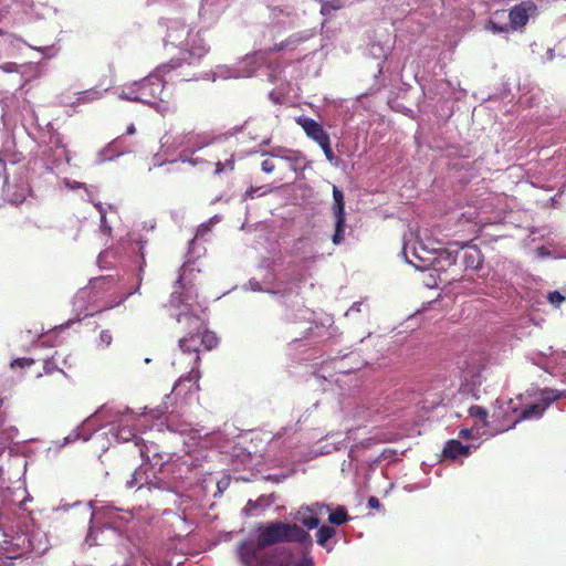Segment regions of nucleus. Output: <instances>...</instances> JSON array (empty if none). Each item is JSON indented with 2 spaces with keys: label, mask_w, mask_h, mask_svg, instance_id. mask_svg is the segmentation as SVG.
I'll return each instance as SVG.
<instances>
[{
  "label": "nucleus",
  "mask_w": 566,
  "mask_h": 566,
  "mask_svg": "<svg viewBox=\"0 0 566 566\" xmlns=\"http://www.w3.org/2000/svg\"><path fill=\"white\" fill-rule=\"evenodd\" d=\"M184 34H187L188 36L190 35L189 32L186 30V28H181L180 30H171V29H169L167 36H168V40L170 41L171 44L179 45V44H181L180 38Z\"/></svg>",
  "instance_id": "obj_35"
},
{
  "label": "nucleus",
  "mask_w": 566,
  "mask_h": 566,
  "mask_svg": "<svg viewBox=\"0 0 566 566\" xmlns=\"http://www.w3.org/2000/svg\"><path fill=\"white\" fill-rule=\"evenodd\" d=\"M28 189L25 187H21L19 188L18 191H15L14 193L10 195L9 192L7 193L8 196V200L10 203L14 205V206H19L21 203H23L27 199V196H28Z\"/></svg>",
  "instance_id": "obj_31"
},
{
  "label": "nucleus",
  "mask_w": 566,
  "mask_h": 566,
  "mask_svg": "<svg viewBox=\"0 0 566 566\" xmlns=\"http://www.w3.org/2000/svg\"><path fill=\"white\" fill-rule=\"evenodd\" d=\"M347 520H348L347 512L343 506L337 507L328 516V521L335 525H342L345 522H347Z\"/></svg>",
  "instance_id": "obj_28"
},
{
  "label": "nucleus",
  "mask_w": 566,
  "mask_h": 566,
  "mask_svg": "<svg viewBox=\"0 0 566 566\" xmlns=\"http://www.w3.org/2000/svg\"><path fill=\"white\" fill-rule=\"evenodd\" d=\"M170 400L171 396L167 395L166 400L164 401L160 409L151 410L150 416L157 419L165 416L161 424H165L171 432H177L181 436L188 434L190 437V441L195 443L196 440L200 437V431L193 429L190 423L179 420V416L175 412V410L169 411Z\"/></svg>",
  "instance_id": "obj_6"
},
{
  "label": "nucleus",
  "mask_w": 566,
  "mask_h": 566,
  "mask_svg": "<svg viewBox=\"0 0 566 566\" xmlns=\"http://www.w3.org/2000/svg\"><path fill=\"white\" fill-rule=\"evenodd\" d=\"M469 415L474 418L482 421V427L486 426V418H488V411L486 409L480 407V406H472L469 409Z\"/></svg>",
  "instance_id": "obj_34"
},
{
  "label": "nucleus",
  "mask_w": 566,
  "mask_h": 566,
  "mask_svg": "<svg viewBox=\"0 0 566 566\" xmlns=\"http://www.w3.org/2000/svg\"><path fill=\"white\" fill-rule=\"evenodd\" d=\"M151 476L155 478L151 468L148 464H143L130 474L125 485L127 489L137 488L138 490L145 486L148 490H151V488L163 489L164 486L159 485L157 482L155 483Z\"/></svg>",
  "instance_id": "obj_11"
},
{
  "label": "nucleus",
  "mask_w": 566,
  "mask_h": 566,
  "mask_svg": "<svg viewBox=\"0 0 566 566\" xmlns=\"http://www.w3.org/2000/svg\"><path fill=\"white\" fill-rule=\"evenodd\" d=\"M537 7L532 1H524L513 7L510 11V27L512 29H518L524 27L528 20L535 17Z\"/></svg>",
  "instance_id": "obj_12"
},
{
  "label": "nucleus",
  "mask_w": 566,
  "mask_h": 566,
  "mask_svg": "<svg viewBox=\"0 0 566 566\" xmlns=\"http://www.w3.org/2000/svg\"><path fill=\"white\" fill-rule=\"evenodd\" d=\"M335 233L333 235V243L339 244L344 240V228H345V217H335Z\"/></svg>",
  "instance_id": "obj_27"
},
{
  "label": "nucleus",
  "mask_w": 566,
  "mask_h": 566,
  "mask_svg": "<svg viewBox=\"0 0 566 566\" xmlns=\"http://www.w3.org/2000/svg\"><path fill=\"white\" fill-rule=\"evenodd\" d=\"M164 163H165V161L157 163L156 165H158V166H163V164H164Z\"/></svg>",
  "instance_id": "obj_61"
},
{
  "label": "nucleus",
  "mask_w": 566,
  "mask_h": 566,
  "mask_svg": "<svg viewBox=\"0 0 566 566\" xmlns=\"http://www.w3.org/2000/svg\"><path fill=\"white\" fill-rule=\"evenodd\" d=\"M547 298L554 306H559L565 301V296L558 291L549 292Z\"/></svg>",
  "instance_id": "obj_40"
},
{
  "label": "nucleus",
  "mask_w": 566,
  "mask_h": 566,
  "mask_svg": "<svg viewBox=\"0 0 566 566\" xmlns=\"http://www.w3.org/2000/svg\"><path fill=\"white\" fill-rule=\"evenodd\" d=\"M368 506L371 509H379L380 502L377 497L370 496L368 500Z\"/></svg>",
  "instance_id": "obj_52"
},
{
  "label": "nucleus",
  "mask_w": 566,
  "mask_h": 566,
  "mask_svg": "<svg viewBox=\"0 0 566 566\" xmlns=\"http://www.w3.org/2000/svg\"><path fill=\"white\" fill-rule=\"evenodd\" d=\"M149 452H150V449L148 446L144 444L143 447H139V454L143 459L149 460L150 459Z\"/></svg>",
  "instance_id": "obj_51"
},
{
  "label": "nucleus",
  "mask_w": 566,
  "mask_h": 566,
  "mask_svg": "<svg viewBox=\"0 0 566 566\" xmlns=\"http://www.w3.org/2000/svg\"><path fill=\"white\" fill-rule=\"evenodd\" d=\"M266 61V53L263 51H256L251 54H247L238 64V69H251L252 75L264 62Z\"/></svg>",
  "instance_id": "obj_23"
},
{
  "label": "nucleus",
  "mask_w": 566,
  "mask_h": 566,
  "mask_svg": "<svg viewBox=\"0 0 566 566\" xmlns=\"http://www.w3.org/2000/svg\"><path fill=\"white\" fill-rule=\"evenodd\" d=\"M336 531L335 528L331 526L323 525L317 531V543L321 546L326 547V543L329 538H332L335 535Z\"/></svg>",
  "instance_id": "obj_26"
},
{
  "label": "nucleus",
  "mask_w": 566,
  "mask_h": 566,
  "mask_svg": "<svg viewBox=\"0 0 566 566\" xmlns=\"http://www.w3.org/2000/svg\"><path fill=\"white\" fill-rule=\"evenodd\" d=\"M463 262L469 269H478L482 264V254L475 248H469L463 255Z\"/></svg>",
  "instance_id": "obj_24"
},
{
  "label": "nucleus",
  "mask_w": 566,
  "mask_h": 566,
  "mask_svg": "<svg viewBox=\"0 0 566 566\" xmlns=\"http://www.w3.org/2000/svg\"><path fill=\"white\" fill-rule=\"evenodd\" d=\"M218 220L217 218H212L209 223H203L201 224L199 228H198V231H197V237H201L203 234H206L209 230H210V227L211 224L216 223Z\"/></svg>",
  "instance_id": "obj_45"
},
{
  "label": "nucleus",
  "mask_w": 566,
  "mask_h": 566,
  "mask_svg": "<svg viewBox=\"0 0 566 566\" xmlns=\"http://www.w3.org/2000/svg\"><path fill=\"white\" fill-rule=\"evenodd\" d=\"M148 413H144L137 416L135 412L130 410H126L123 413L116 412L112 413L106 407H102L98 411H96L93 416L88 417L81 427H78L74 432L70 433L63 439V442H54L56 448L60 449L71 442L76 441L77 439H83L87 441L93 431H95V423L101 418H112L116 417V419L112 422V428L109 432L113 438L117 442H127L130 440H135V446L139 447V440L136 437L135 431L139 430L144 427Z\"/></svg>",
  "instance_id": "obj_4"
},
{
  "label": "nucleus",
  "mask_w": 566,
  "mask_h": 566,
  "mask_svg": "<svg viewBox=\"0 0 566 566\" xmlns=\"http://www.w3.org/2000/svg\"><path fill=\"white\" fill-rule=\"evenodd\" d=\"M563 382L566 384V374L564 375ZM566 397V388L565 389H551L545 388L541 391V398L538 402L527 406L518 418L514 421V424L523 419H532V418H541L546 410V408L554 402L555 400Z\"/></svg>",
  "instance_id": "obj_8"
},
{
  "label": "nucleus",
  "mask_w": 566,
  "mask_h": 566,
  "mask_svg": "<svg viewBox=\"0 0 566 566\" xmlns=\"http://www.w3.org/2000/svg\"><path fill=\"white\" fill-rule=\"evenodd\" d=\"M479 434H480L479 428H471V429L464 428V429H461L459 432V437H461L463 439H473Z\"/></svg>",
  "instance_id": "obj_41"
},
{
  "label": "nucleus",
  "mask_w": 566,
  "mask_h": 566,
  "mask_svg": "<svg viewBox=\"0 0 566 566\" xmlns=\"http://www.w3.org/2000/svg\"><path fill=\"white\" fill-rule=\"evenodd\" d=\"M276 158H272L271 156H268L262 163H261V170L265 174L273 172L276 168H280L277 166V163H275Z\"/></svg>",
  "instance_id": "obj_37"
},
{
  "label": "nucleus",
  "mask_w": 566,
  "mask_h": 566,
  "mask_svg": "<svg viewBox=\"0 0 566 566\" xmlns=\"http://www.w3.org/2000/svg\"><path fill=\"white\" fill-rule=\"evenodd\" d=\"M114 145H115V143H112L106 148H104L103 150H101L98 153V161L99 163H103V161H106V160H112L115 157H118V156L122 155V153H115V150L113 148Z\"/></svg>",
  "instance_id": "obj_33"
},
{
  "label": "nucleus",
  "mask_w": 566,
  "mask_h": 566,
  "mask_svg": "<svg viewBox=\"0 0 566 566\" xmlns=\"http://www.w3.org/2000/svg\"><path fill=\"white\" fill-rule=\"evenodd\" d=\"M112 342L113 336L111 332L108 329H103L95 340V346L97 349H105L111 346Z\"/></svg>",
  "instance_id": "obj_29"
},
{
  "label": "nucleus",
  "mask_w": 566,
  "mask_h": 566,
  "mask_svg": "<svg viewBox=\"0 0 566 566\" xmlns=\"http://www.w3.org/2000/svg\"><path fill=\"white\" fill-rule=\"evenodd\" d=\"M228 167L230 170L233 169V160L232 159H229L227 160L224 164H222L221 161H217L216 163V174L219 175L220 172H222V170Z\"/></svg>",
  "instance_id": "obj_46"
},
{
  "label": "nucleus",
  "mask_w": 566,
  "mask_h": 566,
  "mask_svg": "<svg viewBox=\"0 0 566 566\" xmlns=\"http://www.w3.org/2000/svg\"><path fill=\"white\" fill-rule=\"evenodd\" d=\"M60 149H61V154H65V149L63 146H61Z\"/></svg>",
  "instance_id": "obj_60"
},
{
  "label": "nucleus",
  "mask_w": 566,
  "mask_h": 566,
  "mask_svg": "<svg viewBox=\"0 0 566 566\" xmlns=\"http://www.w3.org/2000/svg\"><path fill=\"white\" fill-rule=\"evenodd\" d=\"M343 7V2L340 0H332L326 1L322 4L321 12L322 14H331L333 11H336Z\"/></svg>",
  "instance_id": "obj_36"
},
{
  "label": "nucleus",
  "mask_w": 566,
  "mask_h": 566,
  "mask_svg": "<svg viewBox=\"0 0 566 566\" xmlns=\"http://www.w3.org/2000/svg\"><path fill=\"white\" fill-rule=\"evenodd\" d=\"M184 50L188 54V63L191 64L196 60H200L203 55H206L209 49L206 45L203 39L196 34L191 36V39H187L186 48ZM182 60L186 61V57H182Z\"/></svg>",
  "instance_id": "obj_18"
},
{
  "label": "nucleus",
  "mask_w": 566,
  "mask_h": 566,
  "mask_svg": "<svg viewBox=\"0 0 566 566\" xmlns=\"http://www.w3.org/2000/svg\"><path fill=\"white\" fill-rule=\"evenodd\" d=\"M333 198H334V206H333L334 216L335 217H345L344 195L336 186L333 187Z\"/></svg>",
  "instance_id": "obj_25"
},
{
  "label": "nucleus",
  "mask_w": 566,
  "mask_h": 566,
  "mask_svg": "<svg viewBox=\"0 0 566 566\" xmlns=\"http://www.w3.org/2000/svg\"><path fill=\"white\" fill-rule=\"evenodd\" d=\"M136 132V128H135V125L134 124H130L127 129H126V133L127 135H134Z\"/></svg>",
  "instance_id": "obj_55"
},
{
  "label": "nucleus",
  "mask_w": 566,
  "mask_h": 566,
  "mask_svg": "<svg viewBox=\"0 0 566 566\" xmlns=\"http://www.w3.org/2000/svg\"><path fill=\"white\" fill-rule=\"evenodd\" d=\"M261 155L276 158L277 166H280L279 169L289 168L290 170L296 172L297 170L304 168L305 157L300 150L275 146L268 151H262Z\"/></svg>",
  "instance_id": "obj_9"
},
{
  "label": "nucleus",
  "mask_w": 566,
  "mask_h": 566,
  "mask_svg": "<svg viewBox=\"0 0 566 566\" xmlns=\"http://www.w3.org/2000/svg\"><path fill=\"white\" fill-rule=\"evenodd\" d=\"M123 547L128 555L123 566H155L151 553L148 549L130 543L128 539L123 543Z\"/></svg>",
  "instance_id": "obj_10"
},
{
  "label": "nucleus",
  "mask_w": 566,
  "mask_h": 566,
  "mask_svg": "<svg viewBox=\"0 0 566 566\" xmlns=\"http://www.w3.org/2000/svg\"><path fill=\"white\" fill-rule=\"evenodd\" d=\"M6 481L3 478V469L0 467V502L3 505H19L20 509H24L27 502V490L19 486L14 490L4 486Z\"/></svg>",
  "instance_id": "obj_13"
},
{
  "label": "nucleus",
  "mask_w": 566,
  "mask_h": 566,
  "mask_svg": "<svg viewBox=\"0 0 566 566\" xmlns=\"http://www.w3.org/2000/svg\"><path fill=\"white\" fill-rule=\"evenodd\" d=\"M159 143L160 148L166 154L181 149L180 155H195L200 149L207 147L210 144V139L202 134L189 130L178 134L175 137L165 134L160 137Z\"/></svg>",
  "instance_id": "obj_5"
},
{
  "label": "nucleus",
  "mask_w": 566,
  "mask_h": 566,
  "mask_svg": "<svg viewBox=\"0 0 566 566\" xmlns=\"http://www.w3.org/2000/svg\"><path fill=\"white\" fill-rule=\"evenodd\" d=\"M252 76L251 69H238V66L218 65L212 72V81L217 80H230V78H243Z\"/></svg>",
  "instance_id": "obj_19"
},
{
  "label": "nucleus",
  "mask_w": 566,
  "mask_h": 566,
  "mask_svg": "<svg viewBox=\"0 0 566 566\" xmlns=\"http://www.w3.org/2000/svg\"><path fill=\"white\" fill-rule=\"evenodd\" d=\"M181 67L179 60L163 64L145 78L120 87L118 97L147 104L163 116L171 114L176 111V105L170 102L171 93L167 85L176 78L185 80L186 74L182 71L174 74Z\"/></svg>",
  "instance_id": "obj_3"
},
{
  "label": "nucleus",
  "mask_w": 566,
  "mask_h": 566,
  "mask_svg": "<svg viewBox=\"0 0 566 566\" xmlns=\"http://www.w3.org/2000/svg\"><path fill=\"white\" fill-rule=\"evenodd\" d=\"M191 271L188 264L181 268V273L177 281V289L171 293L169 306L177 312L171 315L176 317L178 324L184 325L186 334L179 339V349L181 356L187 361L186 365L190 366L189 375L185 378L180 377L176 382L172 392L177 396L181 395V387L184 382H191L188 391L191 388L198 389L197 380L199 379L198 364L200 360L201 348L211 350L218 344V337L214 333L206 328L203 319L193 313L192 306L189 301L192 298L191 289L187 286L188 273Z\"/></svg>",
  "instance_id": "obj_1"
},
{
  "label": "nucleus",
  "mask_w": 566,
  "mask_h": 566,
  "mask_svg": "<svg viewBox=\"0 0 566 566\" xmlns=\"http://www.w3.org/2000/svg\"><path fill=\"white\" fill-rule=\"evenodd\" d=\"M262 144H263V145H269V144H270V138H268V139L263 140V143H262Z\"/></svg>",
  "instance_id": "obj_59"
},
{
  "label": "nucleus",
  "mask_w": 566,
  "mask_h": 566,
  "mask_svg": "<svg viewBox=\"0 0 566 566\" xmlns=\"http://www.w3.org/2000/svg\"><path fill=\"white\" fill-rule=\"evenodd\" d=\"M33 364V359L30 358H18L12 361L11 366L14 367H25L31 366Z\"/></svg>",
  "instance_id": "obj_48"
},
{
  "label": "nucleus",
  "mask_w": 566,
  "mask_h": 566,
  "mask_svg": "<svg viewBox=\"0 0 566 566\" xmlns=\"http://www.w3.org/2000/svg\"><path fill=\"white\" fill-rule=\"evenodd\" d=\"M364 303L355 302L350 308L345 313V316L350 317L354 313H359L363 311Z\"/></svg>",
  "instance_id": "obj_47"
},
{
  "label": "nucleus",
  "mask_w": 566,
  "mask_h": 566,
  "mask_svg": "<svg viewBox=\"0 0 566 566\" xmlns=\"http://www.w3.org/2000/svg\"><path fill=\"white\" fill-rule=\"evenodd\" d=\"M314 35L311 30L301 31L292 34L285 41L275 45L272 51H294L301 43L310 40Z\"/></svg>",
  "instance_id": "obj_22"
},
{
  "label": "nucleus",
  "mask_w": 566,
  "mask_h": 566,
  "mask_svg": "<svg viewBox=\"0 0 566 566\" xmlns=\"http://www.w3.org/2000/svg\"><path fill=\"white\" fill-rule=\"evenodd\" d=\"M504 403L506 405L507 410H509V409H512V400L506 401V402H504Z\"/></svg>",
  "instance_id": "obj_57"
},
{
  "label": "nucleus",
  "mask_w": 566,
  "mask_h": 566,
  "mask_svg": "<svg viewBox=\"0 0 566 566\" xmlns=\"http://www.w3.org/2000/svg\"><path fill=\"white\" fill-rule=\"evenodd\" d=\"M86 542L91 546L97 544L96 537H95V526L94 525H91V527H90V532H88V535L86 537Z\"/></svg>",
  "instance_id": "obj_50"
},
{
  "label": "nucleus",
  "mask_w": 566,
  "mask_h": 566,
  "mask_svg": "<svg viewBox=\"0 0 566 566\" xmlns=\"http://www.w3.org/2000/svg\"><path fill=\"white\" fill-rule=\"evenodd\" d=\"M77 101L81 103H88L98 99L103 96V93L96 90H88L77 94Z\"/></svg>",
  "instance_id": "obj_32"
},
{
  "label": "nucleus",
  "mask_w": 566,
  "mask_h": 566,
  "mask_svg": "<svg viewBox=\"0 0 566 566\" xmlns=\"http://www.w3.org/2000/svg\"><path fill=\"white\" fill-rule=\"evenodd\" d=\"M485 29L488 31H491L492 33H504V32H507L509 27L507 25H499V24H496V22L494 20H490L485 24Z\"/></svg>",
  "instance_id": "obj_39"
},
{
  "label": "nucleus",
  "mask_w": 566,
  "mask_h": 566,
  "mask_svg": "<svg viewBox=\"0 0 566 566\" xmlns=\"http://www.w3.org/2000/svg\"><path fill=\"white\" fill-rule=\"evenodd\" d=\"M319 147L323 149L326 159L333 164L335 161L336 157L331 148V139L327 140L326 144L319 145Z\"/></svg>",
  "instance_id": "obj_42"
},
{
  "label": "nucleus",
  "mask_w": 566,
  "mask_h": 566,
  "mask_svg": "<svg viewBox=\"0 0 566 566\" xmlns=\"http://www.w3.org/2000/svg\"><path fill=\"white\" fill-rule=\"evenodd\" d=\"M30 553L44 554L49 549L46 534L40 528H29Z\"/></svg>",
  "instance_id": "obj_20"
},
{
  "label": "nucleus",
  "mask_w": 566,
  "mask_h": 566,
  "mask_svg": "<svg viewBox=\"0 0 566 566\" xmlns=\"http://www.w3.org/2000/svg\"><path fill=\"white\" fill-rule=\"evenodd\" d=\"M403 254L406 256V261L412 264L416 269L424 271L429 268H436L437 256L433 255V252L428 251L421 243L418 247L413 248L412 255L419 263L415 262V260L409 259L406 250H403Z\"/></svg>",
  "instance_id": "obj_16"
},
{
  "label": "nucleus",
  "mask_w": 566,
  "mask_h": 566,
  "mask_svg": "<svg viewBox=\"0 0 566 566\" xmlns=\"http://www.w3.org/2000/svg\"><path fill=\"white\" fill-rule=\"evenodd\" d=\"M4 549L14 556H22L30 553L29 527L17 531L10 535V539L4 541Z\"/></svg>",
  "instance_id": "obj_14"
},
{
  "label": "nucleus",
  "mask_w": 566,
  "mask_h": 566,
  "mask_svg": "<svg viewBox=\"0 0 566 566\" xmlns=\"http://www.w3.org/2000/svg\"><path fill=\"white\" fill-rule=\"evenodd\" d=\"M33 49L42 52L46 57H52L55 54L53 46H42V48H33Z\"/></svg>",
  "instance_id": "obj_49"
},
{
  "label": "nucleus",
  "mask_w": 566,
  "mask_h": 566,
  "mask_svg": "<svg viewBox=\"0 0 566 566\" xmlns=\"http://www.w3.org/2000/svg\"><path fill=\"white\" fill-rule=\"evenodd\" d=\"M139 250H143V245L139 247ZM140 259H142V263L139 265V271H143V266L145 264V260H144V253L143 251H140Z\"/></svg>",
  "instance_id": "obj_56"
},
{
  "label": "nucleus",
  "mask_w": 566,
  "mask_h": 566,
  "mask_svg": "<svg viewBox=\"0 0 566 566\" xmlns=\"http://www.w3.org/2000/svg\"><path fill=\"white\" fill-rule=\"evenodd\" d=\"M323 510L328 511V506L315 504L313 506L302 507L297 511L295 518L301 522L308 530L316 528L318 526V515L322 514Z\"/></svg>",
  "instance_id": "obj_17"
},
{
  "label": "nucleus",
  "mask_w": 566,
  "mask_h": 566,
  "mask_svg": "<svg viewBox=\"0 0 566 566\" xmlns=\"http://www.w3.org/2000/svg\"><path fill=\"white\" fill-rule=\"evenodd\" d=\"M297 542L311 544L307 532L295 524L271 522L258 527V539L243 542L239 547V556L244 566H290L291 552L285 548H266L279 543Z\"/></svg>",
  "instance_id": "obj_2"
},
{
  "label": "nucleus",
  "mask_w": 566,
  "mask_h": 566,
  "mask_svg": "<svg viewBox=\"0 0 566 566\" xmlns=\"http://www.w3.org/2000/svg\"><path fill=\"white\" fill-rule=\"evenodd\" d=\"M476 448H478V444L463 446L458 440H450L447 442V444L443 449V454L448 459L457 460L460 457H463V458L468 457L471 453V450L476 449Z\"/></svg>",
  "instance_id": "obj_21"
},
{
  "label": "nucleus",
  "mask_w": 566,
  "mask_h": 566,
  "mask_svg": "<svg viewBox=\"0 0 566 566\" xmlns=\"http://www.w3.org/2000/svg\"><path fill=\"white\" fill-rule=\"evenodd\" d=\"M92 522L102 524L103 527L119 530L122 524L133 518L130 511H124L113 505L93 506Z\"/></svg>",
  "instance_id": "obj_7"
},
{
  "label": "nucleus",
  "mask_w": 566,
  "mask_h": 566,
  "mask_svg": "<svg viewBox=\"0 0 566 566\" xmlns=\"http://www.w3.org/2000/svg\"><path fill=\"white\" fill-rule=\"evenodd\" d=\"M294 566H313V562L311 558L304 557L300 563Z\"/></svg>",
  "instance_id": "obj_54"
},
{
  "label": "nucleus",
  "mask_w": 566,
  "mask_h": 566,
  "mask_svg": "<svg viewBox=\"0 0 566 566\" xmlns=\"http://www.w3.org/2000/svg\"><path fill=\"white\" fill-rule=\"evenodd\" d=\"M60 360H62L64 365L67 364V357L62 356L60 353L56 352L55 355L52 356L51 359L45 361V365H44L45 373H51L53 369L62 370L61 368L57 367V364Z\"/></svg>",
  "instance_id": "obj_30"
},
{
  "label": "nucleus",
  "mask_w": 566,
  "mask_h": 566,
  "mask_svg": "<svg viewBox=\"0 0 566 566\" xmlns=\"http://www.w3.org/2000/svg\"><path fill=\"white\" fill-rule=\"evenodd\" d=\"M538 254L539 255H545L544 248L538 249Z\"/></svg>",
  "instance_id": "obj_58"
},
{
  "label": "nucleus",
  "mask_w": 566,
  "mask_h": 566,
  "mask_svg": "<svg viewBox=\"0 0 566 566\" xmlns=\"http://www.w3.org/2000/svg\"><path fill=\"white\" fill-rule=\"evenodd\" d=\"M65 186L70 189L80 188L82 185L77 181L65 180Z\"/></svg>",
  "instance_id": "obj_53"
},
{
  "label": "nucleus",
  "mask_w": 566,
  "mask_h": 566,
  "mask_svg": "<svg viewBox=\"0 0 566 566\" xmlns=\"http://www.w3.org/2000/svg\"><path fill=\"white\" fill-rule=\"evenodd\" d=\"M248 284L252 291H264V289L261 286V284L255 280H250ZM280 291H281L280 289H276V290L265 289V292H270V293H279Z\"/></svg>",
  "instance_id": "obj_44"
},
{
  "label": "nucleus",
  "mask_w": 566,
  "mask_h": 566,
  "mask_svg": "<svg viewBox=\"0 0 566 566\" xmlns=\"http://www.w3.org/2000/svg\"><path fill=\"white\" fill-rule=\"evenodd\" d=\"M96 208L98 209L99 213H101V229L103 232L105 233H109L111 232V228L106 226V218H105V210L102 206V203H96L95 205Z\"/></svg>",
  "instance_id": "obj_43"
},
{
  "label": "nucleus",
  "mask_w": 566,
  "mask_h": 566,
  "mask_svg": "<svg viewBox=\"0 0 566 566\" xmlns=\"http://www.w3.org/2000/svg\"><path fill=\"white\" fill-rule=\"evenodd\" d=\"M179 160L181 163H188V164H190L192 166H199L201 164H208L207 160H203V159H201L199 157H195L193 155H180L179 156Z\"/></svg>",
  "instance_id": "obj_38"
},
{
  "label": "nucleus",
  "mask_w": 566,
  "mask_h": 566,
  "mask_svg": "<svg viewBox=\"0 0 566 566\" xmlns=\"http://www.w3.org/2000/svg\"><path fill=\"white\" fill-rule=\"evenodd\" d=\"M296 122L303 128L306 136L318 145L326 144L331 139L323 126L313 118L298 117Z\"/></svg>",
  "instance_id": "obj_15"
}]
</instances>
